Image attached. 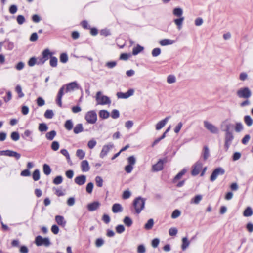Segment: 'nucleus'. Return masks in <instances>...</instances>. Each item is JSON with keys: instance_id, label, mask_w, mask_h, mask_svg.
<instances>
[{"instance_id": "1", "label": "nucleus", "mask_w": 253, "mask_h": 253, "mask_svg": "<svg viewBox=\"0 0 253 253\" xmlns=\"http://www.w3.org/2000/svg\"><path fill=\"white\" fill-rule=\"evenodd\" d=\"M79 88L78 85L76 82H73L67 84L65 85H63L59 90V91L57 93V95L56 97V102L57 104L60 106L62 107V98L64 94V90L65 89V92L68 93V92H70L73 91L75 89H78Z\"/></svg>"}, {"instance_id": "2", "label": "nucleus", "mask_w": 253, "mask_h": 253, "mask_svg": "<svg viewBox=\"0 0 253 253\" xmlns=\"http://www.w3.org/2000/svg\"><path fill=\"white\" fill-rule=\"evenodd\" d=\"M172 13L174 16L178 17V18L174 19L173 22L177 26V29L180 30L184 20V17L182 16L183 10L181 8L176 7L173 9Z\"/></svg>"}, {"instance_id": "3", "label": "nucleus", "mask_w": 253, "mask_h": 253, "mask_svg": "<svg viewBox=\"0 0 253 253\" xmlns=\"http://www.w3.org/2000/svg\"><path fill=\"white\" fill-rule=\"evenodd\" d=\"M145 199L141 197H137L133 201V205L137 214H139L144 208Z\"/></svg>"}, {"instance_id": "4", "label": "nucleus", "mask_w": 253, "mask_h": 253, "mask_svg": "<svg viewBox=\"0 0 253 253\" xmlns=\"http://www.w3.org/2000/svg\"><path fill=\"white\" fill-rule=\"evenodd\" d=\"M236 94L240 98L249 99L252 95V92L248 87H244L239 89Z\"/></svg>"}, {"instance_id": "5", "label": "nucleus", "mask_w": 253, "mask_h": 253, "mask_svg": "<svg viewBox=\"0 0 253 253\" xmlns=\"http://www.w3.org/2000/svg\"><path fill=\"white\" fill-rule=\"evenodd\" d=\"M96 100L97 104L106 105L110 104L111 103L110 98L106 96L102 95L101 91L97 92L96 95Z\"/></svg>"}, {"instance_id": "6", "label": "nucleus", "mask_w": 253, "mask_h": 253, "mask_svg": "<svg viewBox=\"0 0 253 253\" xmlns=\"http://www.w3.org/2000/svg\"><path fill=\"white\" fill-rule=\"evenodd\" d=\"M85 119L87 123L93 124L97 121V114L94 111H90L86 113Z\"/></svg>"}, {"instance_id": "7", "label": "nucleus", "mask_w": 253, "mask_h": 253, "mask_svg": "<svg viewBox=\"0 0 253 253\" xmlns=\"http://www.w3.org/2000/svg\"><path fill=\"white\" fill-rule=\"evenodd\" d=\"M35 242L38 246L44 245L47 247L50 245L49 239L48 238H43L40 235L36 237Z\"/></svg>"}, {"instance_id": "8", "label": "nucleus", "mask_w": 253, "mask_h": 253, "mask_svg": "<svg viewBox=\"0 0 253 253\" xmlns=\"http://www.w3.org/2000/svg\"><path fill=\"white\" fill-rule=\"evenodd\" d=\"M0 155L14 157L17 160H19L21 157L20 154L10 150L0 151Z\"/></svg>"}, {"instance_id": "9", "label": "nucleus", "mask_w": 253, "mask_h": 253, "mask_svg": "<svg viewBox=\"0 0 253 253\" xmlns=\"http://www.w3.org/2000/svg\"><path fill=\"white\" fill-rule=\"evenodd\" d=\"M224 173L225 170L222 168L218 167L215 169L211 175L210 180L211 181H215L219 175H223Z\"/></svg>"}, {"instance_id": "10", "label": "nucleus", "mask_w": 253, "mask_h": 253, "mask_svg": "<svg viewBox=\"0 0 253 253\" xmlns=\"http://www.w3.org/2000/svg\"><path fill=\"white\" fill-rule=\"evenodd\" d=\"M51 56H52V53L50 52L48 49L44 50L42 53V57L40 58L37 64H43L49 57L50 58Z\"/></svg>"}, {"instance_id": "11", "label": "nucleus", "mask_w": 253, "mask_h": 253, "mask_svg": "<svg viewBox=\"0 0 253 253\" xmlns=\"http://www.w3.org/2000/svg\"><path fill=\"white\" fill-rule=\"evenodd\" d=\"M234 135L232 132L230 133H225L224 148L225 149L226 151H228L230 146L232 143Z\"/></svg>"}, {"instance_id": "12", "label": "nucleus", "mask_w": 253, "mask_h": 253, "mask_svg": "<svg viewBox=\"0 0 253 253\" xmlns=\"http://www.w3.org/2000/svg\"><path fill=\"white\" fill-rule=\"evenodd\" d=\"M204 125L205 127L211 133L213 134H217L218 133V128L211 123L207 121H205L204 122Z\"/></svg>"}, {"instance_id": "13", "label": "nucleus", "mask_w": 253, "mask_h": 253, "mask_svg": "<svg viewBox=\"0 0 253 253\" xmlns=\"http://www.w3.org/2000/svg\"><path fill=\"white\" fill-rule=\"evenodd\" d=\"M167 162L166 158L164 159H160L157 164L152 166V170L153 171H159L161 170L163 168L164 163Z\"/></svg>"}, {"instance_id": "14", "label": "nucleus", "mask_w": 253, "mask_h": 253, "mask_svg": "<svg viewBox=\"0 0 253 253\" xmlns=\"http://www.w3.org/2000/svg\"><path fill=\"white\" fill-rule=\"evenodd\" d=\"M203 164L200 161H197L193 166L191 174L193 176L198 175L202 169Z\"/></svg>"}, {"instance_id": "15", "label": "nucleus", "mask_w": 253, "mask_h": 253, "mask_svg": "<svg viewBox=\"0 0 253 253\" xmlns=\"http://www.w3.org/2000/svg\"><path fill=\"white\" fill-rule=\"evenodd\" d=\"M134 90L133 89H129L126 92L123 93L121 92H117V96L118 98L126 99L133 95Z\"/></svg>"}, {"instance_id": "16", "label": "nucleus", "mask_w": 253, "mask_h": 253, "mask_svg": "<svg viewBox=\"0 0 253 253\" xmlns=\"http://www.w3.org/2000/svg\"><path fill=\"white\" fill-rule=\"evenodd\" d=\"M113 147V144L112 143H109L103 146L102 149L100 153V158H104L110 150Z\"/></svg>"}, {"instance_id": "17", "label": "nucleus", "mask_w": 253, "mask_h": 253, "mask_svg": "<svg viewBox=\"0 0 253 253\" xmlns=\"http://www.w3.org/2000/svg\"><path fill=\"white\" fill-rule=\"evenodd\" d=\"M170 118V116H168L166 117L164 119L159 121L156 125V129L157 130H159L161 128H162L167 123L169 120Z\"/></svg>"}, {"instance_id": "18", "label": "nucleus", "mask_w": 253, "mask_h": 253, "mask_svg": "<svg viewBox=\"0 0 253 253\" xmlns=\"http://www.w3.org/2000/svg\"><path fill=\"white\" fill-rule=\"evenodd\" d=\"M86 180V177L85 175H81L78 176H77L75 178L74 181L77 184L79 185H83L85 183Z\"/></svg>"}, {"instance_id": "19", "label": "nucleus", "mask_w": 253, "mask_h": 253, "mask_svg": "<svg viewBox=\"0 0 253 253\" xmlns=\"http://www.w3.org/2000/svg\"><path fill=\"white\" fill-rule=\"evenodd\" d=\"M100 206V203L98 201H95L87 205V209L89 211H92L97 210Z\"/></svg>"}, {"instance_id": "20", "label": "nucleus", "mask_w": 253, "mask_h": 253, "mask_svg": "<svg viewBox=\"0 0 253 253\" xmlns=\"http://www.w3.org/2000/svg\"><path fill=\"white\" fill-rule=\"evenodd\" d=\"M174 43V40L168 39H164L159 41V44L162 46L171 45Z\"/></svg>"}, {"instance_id": "21", "label": "nucleus", "mask_w": 253, "mask_h": 253, "mask_svg": "<svg viewBox=\"0 0 253 253\" xmlns=\"http://www.w3.org/2000/svg\"><path fill=\"white\" fill-rule=\"evenodd\" d=\"M232 125L229 123H224V125H222V130L225 132V133H232Z\"/></svg>"}, {"instance_id": "22", "label": "nucleus", "mask_w": 253, "mask_h": 253, "mask_svg": "<svg viewBox=\"0 0 253 253\" xmlns=\"http://www.w3.org/2000/svg\"><path fill=\"white\" fill-rule=\"evenodd\" d=\"M112 210V211L115 213L121 212L123 211V207L121 204L115 203L113 204Z\"/></svg>"}, {"instance_id": "23", "label": "nucleus", "mask_w": 253, "mask_h": 253, "mask_svg": "<svg viewBox=\"0 0 253 253\" xmlns=\"http://www.w3.org/2000/svg\"><path fill=\"white\" fill-rule=\"evenodd\" d=\"M89 164L87 161L84 160L81 163V169L84 172H87L89 170Z\"/></svg>"}, {"instance_id": "24", "label": "nucleus", "mask_w": 253, "mask_h": 253, "mask_svg": "<svg viewBox=\"0 0 253 253\" xmlns=\"http://www.w3.org/2000/svg\"><path fill=\"white\" fill-rule=\"evenodd\" d=\"M202 157L204 160H206L210 156V151L207 146H205L203 148L202 154Z\"/></svg>"}, {"instance_id": "25", "label": "nucleus", "mask_w": 253, "mask_h": 253, "mask_svg": "<svg viewBox=\"0 0 253 253\" xmlns=\"http://www.w3.org/2000/svg\"><path fill=\"white\" fill-rule=\"evenodd\" d=\"M190 241H188L187 237H183L182 239L181 249L183 251H185L189 246Z\"/></svg>"}, {"instance_id": "26", "label": "nucleus", "mask_w": 253, "mask_h": 253, "mask_svg": "<svg viewBox=\"0 0 253 253\" xmlns=\"http://www.w3.org/2000/svg\"><path fill=\"white\" fill-rule=\"evenodd\" d=\"M55 220L57 223L59 225L65 226L66 224V221L64 220L63 216L60 215H57L55 217Z\"/></svg>"}, {"instance_id": "27", "label": "nucleus", "mask_w": 253, "mask_h": 253, "mask_svg": "<svg viewBox=\"0 0 253 253\" xmlns=\"http://www.w3.org/2000/svg\"><path fill=\"white\" fill-rule=\"evenodd\" d=\"M187 171L186 169H183L180 172H179L173 178V182L175 183L176 181L179 180L183 175H184Z\"/></svg>"}, {"instance_id": "28", "label": "nucleus", "mask_w": 253, "mask_h": 253, "mask_svg": "<svg viewBox=\"0 0 253 253\" xmlns=\"http://www.w3.org/2000/svg\"><path fill=\"white\" fill-rule=\"evenodd\" d=\"M99 116L100 118L105 119L108 118L109 117L110 113L107 110H102L99 111Z\"/></svg>"}, {"instance_id": "29", "label": "nucleus", "mask_w": 253, "mask_h": 253, "mask_svg": "<svg viewBox=\"0 0 253 253\" xmlns=\"http://www.w3.org/2000/svg\"><path fill=\"white\" fill-rule=\"evenodd\" d=\"M144 50L143 47L137 44L136 47L133 48L132 54L136 55Z\"/></svg>"}, {"instance_id": "30", "label": "nucleus", "mask_w": 253, "mask_h": 253, "mask_svg": "<svg viewBox=\"0 0 253 253\" xmlns=\"http://www.w3.org/2000/svg\"><path fill=\"white\" fill-rule=\"evenodd\" d=\"M84 130V128L82 124H77L74 128V132L75 134H78Z\"/></svg>"}, {"instance_id": "31", "label": "nucleus", "mask_w": 253, "mask_h": 253, "mask_svg": "<svg viewBox=\"0 0 253 253\" xmlns=\"http://www.w3.org/2000/svg\"><path fill=\"white\" fill-rule=\"evenodd\" d=\"M56 135V132L55 130H52L50 132H47L45 137L47 139L49 140H52Z\"/></svg>"}, {"instance_id": "32", "label": "nucleus", "mask_w": 253, "mask_h": 253, "mask_svg": "<svg viewBox=\"0 0 253 253\" xmlns=\"http://www.w3.org/2000/svg\"><path fill=\"white\" fill-rule=\"evenodd\" d=\"M253 214V211L250 207H247L243 212V215L245 217H249Z\"/></svg>"}, {"instance_id": "33", "label": "nucleus", "mask_w": 253, "mask_h": 253, "mask_svg": "<svg viewBox=\"0 0 253 253\" xmlns=\"http://www.w3.org/2000/svg\"><path fill=\"white\" fill-rule=\"evenodd\" d=\"M154 222L153 219H150L148 220L147 222L144 225V228L146 230H150L152 228Z\"/></svg>"}, {"instance_id": "34", "label": "nucleus", "mask_w": 253, "mask_h": 253, "mask_svg": "<svg viewBox=\"0 0 253 253\" xmlns=\"http://www.w3.org/2000/svg\"><path fill=\"white\" fill-rule=\"evenodd\" d=\"M43 170L44 173L46 175H49L51 172L50 167L48 165L46 164H45L43 165Z\"/></svg>"}, {"instance_id": "35", "label": "nucleus", "mask_w": 253, "mask_h": 253, "mask_svg": "<svg viewBox=\"0 0 253 253\" xmlns=\"http://www.w3.org/2000/svg\"><path fill=\"white\" fill-rule=\"evenodd\" d=\"M32 132L31 130L27 129V130H26L24 131V133L22 135V137L24 139H26V137H29L30 138L29 140L30 141H32V138L31 136V134H32Z\"/></svg>"}, {"instance_id": "36", "label": "nucleus", "mask_w": 253, "mask_h": 253, "mask_svg": "<svg viewBox=\"0 0 253 253\" xmlns=\"http://www.w3.org/2000/svg\"><path fill=\"white\" fill-rule=\"evenodd\" d=\"M58 59L56 57L51 56L50 58V65L52 67H56L57 65Z\"/></svg>"}, {"instance_id": "37", "label": "nucleus", "mask_w": 253, "mask_h": 253, "mask_svg": "<svg viewBox=\"0 0 253 253\" xmlns=\"http://www.w3.org/2000/svg\"><path fill=\"white\" fill-rule=\"evenodd\" d=\"M244 121L248 126H251L253 123V120L249 115L244 117Z\"/></svg>"}, {"instance_id": "38", "label": "nucleus", "mask_w": 253, "mask_h": 253, "mask_svg": "<svg viewBox=\"0 0 253 253\" xmlns=\"http://www.w3.org/2000/svg\"><path fill=\"white\" fill-rule=\"evenodd\" d=\"M202 199V196L200 195H196L193 198L191 199V203H194L195 204H198L201 201Z\"/></svg>"}, {"instance_id": "39", "label": "nucleus", "mask_w": 253, "mask_h": 253, "mask_svg": "<svg viewBox=\"0 0 253 253\" xmlns=\"http://www.w3.org/2000/svg\"><path fill=\"white\" fill-rule=\"evenodd\" d=\"M123 222L127 227H130L132 224V220L128 216H126L124 218Z\"/></svg>"}, {"instance_id": "40", "label": "nucleus", "mask_w": 253, "mask_h": 253, "mask_svg": "<svg viewBox=\"0 0 253 253\" xmlns=\"http://www.w3.org/2000/svg\"><path fill=\"white\" fill-rule=\"evenodd\" d=\"M95 181L96 185L99 187H102L103 186V180L101 177L97 176L95 178Z\"/></svg>"}, {"instance_id": "41", "label": "nucleus", "mask_w": 253, "mask_h": 253, "mask_svg": "<svg viewBox=\"0 0 253 253\" xmlns=\"http://www.w3.org/2000/svg\"><path fill=\"white\" fill-rule=\"evenodd\" d=\"M48 130V126L45 123H41L39 126V130L41 132H45Z\"/></svg>"}, {"instance_id": "42", "label": "nucleus", "mask_w": 253, "mask_h": 253, "mask_svg": "<svg viewBox=\"0 0 253 253\" xmlns=\"http://www.w3.org/2000/svg\"><path fill=\"white\" fill-rule=\"evenodd\" d=\"M33 178L35 181L38 180L40 178V173L38 169H36L33 173Z\"/></svg>"}, {"instance_id": "43", "label": "nucleus", "mask_w": 253, "mask_h": 253, "mask_svg": "<svg viewBox=\"0 0 253 253\" xmlns=\"http://www.w3.org/2000/svg\"><path fill=\"white\" fill-rule=\"evenodd\" d=\"M68 60V57L66 53H63L61 54L60 56V61L63 63H66Z\"/></svg>"}, {"instance_id": "44", "label": "nucleus", "mask_w": 253, "mask_h": 253, "mask_svg": "<svg viewBox=\"0 0 253 253\" xmlns=\"http://www.w3.org/2000/svg\"><path fill=\"white\" fill-rule=\"evenodd\" d=\"M73 123L71 120H68L66 121L65 123V127L68 130H71L73 128Z\"/></svg>"}, {"instance_id": "45", "label": "nucleus", "mask_w": 253, "mask_h": 253, "mask_svg": "<svg viewBox=\"0 0 253 253\" xmlns=\"http://www.w3.org/2000/svg\"><path fill=\"white\" fill-rule=\"evenodd\" d=\"M15 91L18 94L19 98H22L24 96V93L22 92V88L20 85H17L15 87Z\"/></svg>"}, {"instance_id": "46", "label": "nucleus", "mask_w": 253, "mask_h": 253, "mask_svg": "<svg viewBox=\"0 0 253 253\" xmlns=\"http://www.w3.org/2000/svg\"><path fill=\"white\" fill-rule=\"evenodd\" d=\"M161 50L160 48H155L152 51V55L153 57H157L160 55Z\"/></svg>"}, {"instance_id": "47", "label": "nucleus", "mask_w": 253, "mask_h": 253, "mask_svg": "<svg viewBox=\"0 0 253 253\" xmlns=\"http://www.w3.org/2000/svg\"><path fill=\"white\" fill-rule=\"evenodd\" d=\"M131 195V192L128 190H126L123 192L122 194V198L123 199H128Z\"/></svg>"}, {"instance_id": "48", "label": "nucleus", "mask_w": 253, "mask_h": 253, "mask_svg": "<svg viewBox=\"0 0 253 253\" xmlns=\"http://www.w3.org/2000/svg\"><path fill=\"white\" fill-rule=\"evenodd\" d=\"M54 116V113L51 110H47L44 113V117L47 119H51Z\"/></svg>"}, {"instance_id": "49", "label": "nucleus", "mask_w": 253, "mask_h": 253, "mask_svg": "<svg viewBox=\"0 0 253 253\" xmlns=\"http://www.w3.org/2000/svg\"><path fill=\"white\" fill-rule=\"evenodd\" d=\"M11 138L15 141H18L20 138V136H19V134L18 132H12L11 134Z\"/></svg>"}, {"instance_id": "50", "label": "nucleus", "mask_w": 253, "mask_h": 253, "mask_svg": "<svg viewBox=\"0 0 253 253\" xmlns=\"http://www.w3.org/2000/svg\"><path fill=\"white\" fill-rule=\"evenodd\" d=\"M176 82V78L174 75H170L167 77V82L169 84H173Z\"/></svg>"}, {"instance_id": "51", "label": "nucleus", "mask_w": 253, "mask_h": 253, "mask_svg": "<svg viewBox=\"0 0 253 253\" xmlns=\"http://www.w3.org/2000/svg\"><path fill=\"white\" fill-rule=\"evenodd\" d=\"M93 183L92 182L88 183L86 187V191L88 193H91L93 188Z\"/></svg>"}, {"instance_id": "52", "label": "nucleus", "mask_w": 253, "mask_h": 253, "mask_svg": "<svg viewBox=\"0 0 253 253\" xmlns=\"http://www.w3.org/2000/svg\"><path fill=\"white\" fill-rule=\"evenodd\" d=\"M63 181V178L61 176H56L53 180V183L56 185L61 184Z\"/></svg>"}, {"instance_id": "53", "label": "nucleus", "mask_w": 253, "mask_h": 253, "mask_svg": "<svg viewBox=\"0 0 253 253\" xmlns=\"http://www.w3.org/2000/svg\"><path fill=\"white\" fill-rule=\"evenodd\" d=\"M120 113L118 110L114 109L112 110L111 116L113 119H117L119 117Z\"/></svg>"}, {"instance_id": "54", "label": "nucleus", "mask_w": 253, "mask_h": 253, "mask_svg": "<svg viewBox=\"0 0 253 253\" xmlns=\"http://www.w3.org/2000/svg\"><path fill=\"white\" fill-rule=\"evenodd\" d=\"M127 161L129 165L133 166L136 163V159L134 156H131L127 158Z\"/></svg>"}, {"instance_id": "55", "label": "nucleus", "mask_w": 253, "mask_h": 253, "mask_svg": "<svg viewBox=\"0 0 253 253\" xmlns=\"http://www.w3.org/2000/svg\"><path fill=\"white\" fill-rule=\"evenodd\" d=\"M116 65H117V62L113 61L107 62L106 63L105 66L109 69H112L114 67H115L116 66Z\"/></svg>"}, {"instance_id": "56", "label": "nucleus", "mask_w": 253, "mask_h": 253, "mask_svg": "<svg viewBox=\"0 0 253 253\" xmlns=\"http://www.w3.org/2000/svg\"><path fill=\"white\" fill-rule=\"evenodd\" d=\"M76 155L80 159H82L84 158L85 155V153L81 149L77 150L76 152Z\"/></svg>"}, {"instance_id": "57", "label": "nucleus", "mask_w": 253, "mask_h": 253, "mask_svg": "<svg viewBox=\"0 0 253 253\" xmlns=\"http://www.w3.org/2000/svg\"><path fill=\"white\" fill-rule=\"evenodd\" d=\"M25 21V19L23 15H19L17 17V22L19 25L23 24Z\"/></svg>"}, {"instance_id": "58", "label": "nucleus", "mask_w": 253, "mask_h": 253, "mask_svg": "<svg viewBox=\"0 0 253 253\" xmlns=\"http://www.w3.org/2000/svg\"><path fill=\"white\" fill-rule=\"evenodd\" d=\"M125 227L123 225H119L116 226V232L119 234H121L125 231Z\"/></svg>"}, {"instance_id": "59", "label": "nucleus", "mask_w": 253, "mask_h": 253, "mask_svg": "<svg viewBox=\"0 0 253 253\" xmlns=\"http://www.w3.org/2000/svg\"><path fill=\"white\" fill-rule=\"evenodd\" d=\"M235 129V131L237 132L241 131L243 129L242 124L241 123H236Z\"/></svg>"}, {"instance_id": "60", "label": "nucleus", "mask_w": 253, "mask_h": 253, "mask_svg": "<svg viewBox=\"0 0 253 253\" xmlns=\"http://www.w3.org/2000/svg\"><path fill=\"white\" fill-rule=\"evenodd\" d=\"M59 144L57 141H53L51 144V148L53 151H57L59 149Z\"/></svg>"}, {"instance_id": "61", "label": "nucleus", "mask_w": 253, "mask_h": 253, "mask_svg": "<svg viewBox=\"0 0 253 253\" xmlns=\"http://www.w3.org/2000/svg\"><path fill=\"white\" fill-rule=\"evenodd\" d=\"M36 58L35 57H32L28 61V64L29 66L32 67L34 66L36 64H37L38 62H37Z\"/></svg>"}, {"instance_id": "62", "label": "nucleus", "mask_w": 253, "mask_h": 253, "mask_svg": "<svg viewBox=\"0 0 253 253\" xmlns=\"http://www.w3.org/2000/svg\"><path fill=\"white\" fill-rule=\"evenodd\" d=\"M180 211L178 210H175L172 214H171V218L175 219L179 217L180 215Z\"/></svg>"}, {"instance_id": "63", "label": "nucleus", "mask_w": 253, "mask_h": 253, "mask_svg": "<svg viewBox=\"0 0 253 253\" xmlns=\"http://www.w3.org/2000/svg\"><path fill=\"white\" fill-rule=\"evenodd\" d=\"M177 229L175 227L170 228L169 229V233L170 236H175L177 233Z\"/></svg>"}, {"instance_id": "64", "label": "nucleus", "mask_w": 253, "mask_h": 253, "mask_svg": "<svg viewBox=\"0 0 253 253\" xmlns=\"http://www.w3.org/2000/svg\"><path fill=\"white\" fill-rule=\"evenodd\" d=\"M130 56V54L122 53L121 54L119 59L122 60H127Z\"/></svg>"}]
</instances>
